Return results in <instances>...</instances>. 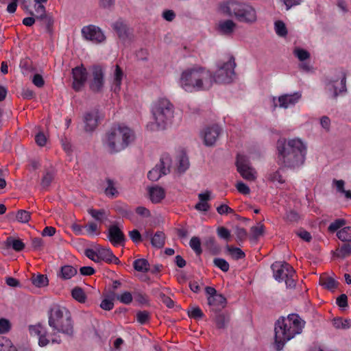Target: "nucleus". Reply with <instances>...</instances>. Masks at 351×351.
<instances>
[{"label":"nucleus","mask_w":351,"mask_h":351,"mask_svg":"<svg viewBox=\"0 0 351 351\" xmlns=\"http://www.w3.org/2000/svg\"><path fill=\"white\" fill-rule=\"evenodd\" d=\"M49 325L53 330L49 334L45 327L40 324L29 326V332L31 336L38 338V345L40 347L47 346L50 342L60 343L61 339L59 333L71 336L73 333V325L69 311L64 307L54 306L50 311L49 316Z\"/></svg>","instance_id":"f257e3e1"},{"label":"nucleus","mask_w":351,"mask_h":351,"mask_svg":"<svg viewBox=\"0 0 351 351\" xmlns=\"http://www.w3.org/2000/svg\"><path fill=\"white\" fill-rule=\"evenodd\" d=\"M178 84L188 93L207 90L213 84V73L206 67L195 65L182 72Z\"/></svg>","instance_id":"f03ea898"},{"label":"nucleus","mask_w":351,"mask_h":351,"mask_svg":"<svg viewBox=\"0 0 351 351\" xmlns=\"http://www.w3.org/2000/svg\"><path fill=\"white\" fill-rule=\"evenodd\" d=\"M278 163L285 167L295 169L304 162L306 147L299 138L291 139L287 143L285 140L277 142Z\"/></svg>","instance_id":"7ed1b4c3"},{"label":"nucleus","mask_w":351,"mask_h":351,"mask_svg":"<svg viewBox=\"0 0 351 351\" xmlns=\"http://www.w3.org/2000/svg\"><path fill=\"white\" fill-rule=\"evenodd\" d=\"M304 326V322L296 314L278 319L274 328L276 350H281L288 341L300 334Z\"/></svg>","instance_id":"20e7f679"},{"label":"nucleus","mask_w":351,"mask_h":351,"mask_svg":"<svg viewBox=\"0 0 351 351\" xmlns=\"http://www.w3.org/2000/svg\"><path fill=\"white\" fill-rule=\"evenodd\" d=\"M220 10L223 14L234 17L240 23L252 25L258 19L256 9L249 3L229 0L221 4Z\"/></svg>","instance_id":"39448f33"},{"label":"nucleus","mask_w":351,"mask_h":351,"mask_svg":"<svg viewBox=\"0 0 351 351\" xmlns=\"http://www.w3.org/2000/svg\"><path fill=\"white\" fill-rule=\"evenodd\" d=\"M134 140V133L130 128L119 126L106 134L104 143L110 153H117L125 149Z\"/></svg>","instance_id":"423d86ee"},{"label":"nucleus","mask_w":351,"mask_h":351,"mask_svg":"<svg viewBox=\"0 0 351 351\" xmlns=\"http://www.w3.org/2000/svg\"><path fill=\"white\" fill-rule=\"evenodd\" d=\"M173 112V106L167 99H160L154 104L152 114L158 129L164 130L171 123Z\"/></svg>","instance_id":"0eeeda50"},{"label":"nucleus","mask_w":351,"mask_h":351,"mask_svg":"<svg viewBox=\"0 0 351 351\" xmlns=\"http://www.w3.org/2000/svg\"><path fill=\"white\" fill-rule=\"evenodd\" d=\"M271 268L274 278L278 282H285V285H295V271L291 265L286 262L276 261L271 265Z\"/></svg>","instance_id":"6e6552de"},{"label":"nucleus","mask_w":351,"mask_h":351,"mask_svg":"<svg viewBox=\"0 0 351 351\" xmlns=\"http://www.w3.org/2000/svg\"><path fill=\"white\" fill-rule=\"evenodd\" d=\"M218 69L213 74V83H230L235 75L234 68L236 63L234 58L231 56L226 62H219Z\"/></svg>","instance_id":"1a4fd4ad"},{"label":"nucleus","mask_w":351,"mask_h":351,"mask_svg":"<svg viewBox=\"0 0 351 351\" xmlns=\"http://www.w3.org/2000/svg\"><path fill=\"white\" fill-rule=\"evenodd\" d=\"M208 304L211 311L218 313L227 305L226 298L221 293H217L213 287H206Z\"/></svg>","instance_id":"9d476101"},{"label":"nucleus","mask_w":351,"mask_h":351,"mask_svg":"<svg viewBox=\"0 0 351 351\" xmlns=\"http://www.w3.org/2000/svg\"><path fill=\"white\" fill-rule=\"evenodd\" d=\"M236 166L238 172L243 179L248 181H253L256 178V171L251 166L247 156L238 154L237 156Z\"/></svg>","instance_id":"9b49d317"},{"label":"nucleus","mask_w":351,"mask_h":351,"mask_svg":"<svg viewBox=\"0 0 351 351\" xmlns=\"http://www.w3.org/2000/svg\"><path fill=\"white\" fill-rule=\"evenodd\" d=\"M104 73L99 65L92 67V79L89 81V88L95 93H101L104 86Z\"/></svg>","instance_id":"f8f14e48"},{"label":"nucleus","mask_w":351,"mask_h":351,"mask_svg":"<svg viewBox=\"0 0 351 351\" xmlns=\"http://www.w3.org/2000/svg\"><path fill=\"white\" fill-rule=\"evenodd\" d=\"M170 159L167 156L160 158L157 164L147 173V178L151 181H157L162 176L167 175L170 171Z\"/></svg>","instance_id":"ddd939ff"},{"label":"nucleus","mask_w":351,"mask_h":351,"mask_svg":"<svg viewBox=\"0 0 351 351\" xmlns=\"http://www.w3.org/2000/svg\"><path fill=\"white\" fill-rule=\"evenodd\" d=\"M72 87L76 92H79L84 87L87 80L88 73L86 69L82 64L75 66L72 69Z\"/></svg>","instance_id":"4468645a"},{"label":"nucleus","mask_w":351,"mask_h":351,"mask_svg":"<svg viewBox=\"0 0 351 351\" xmlns=\"http://www.w3.org/2000/svg\"><path fill=\"white\" fill-rule=\"evenodd\" d=\"M99 119L100 116L97 109L86 112L83 116L84 130L88 132L94 131L98 126Z\"/></svg>","instance_id":"2eb2a0df"},{"label":"nucleus","mask_w":351,"mask_h":351,"mask_svg":"<svg viewBox=\"0 0 351 351\" xmlns=\"http://www.w3.org/2000/svg\"><path fill=\"white\" fill-rule=\"evenodd\" d=\"M301 98L300 93H294L293 94H285L278 98V104L276 103V97H273V103L274 108L278 106L282 108H288L295 106Z\"/></svg>","instance_id":"dca6fc26"},{"label":"nucleus","mask_w":351,"mask_h":351,"mask_svg":"<svg viewBox=\"0 0 351 351\" xmlns=\"http://www.w3.org/2000/svg\"><path fill=\"white\" fill-rule=\"evenodd\" d=\"M82 36L88 40H91L96 43L103 42L106 37L101 29L95 25H89L84 26L82 29Z\"/></svg>","instance_id":"f3484780"},{"label":"nucleus","mask_w":351,"mask_h":351,"mask_svg":"<svg viewBox=\"0 0 351 351\" xmlns=\"http://www.w3.org/2000/svg\"><path fill=\"white\" fill-rule=\"evenodd\" d=\"M107 237L114 246L123 245L126 240L123 232L117 224L109 226Z\"/></svg>","instance_id":"a211bd4d"},{"label":"nucleus","mask_w":351,"mask_h":351,"mask_svg":"<svg viewBox=\"0 0 351 351\" xmlns=\"http://www.w3.org/2000/svg\"><path fill=\"white\" fill-rule=\"evenodd\" d=\"M346 75L345 73H342L341 82L331 81L326 85V90L328 92L330 97L332 99H336L337 96L343 92L346 91Z\"/></svg>","instance_id":"6ab92c4d"},{"label":"nucleus","mask_w":351,"mask_h":351,"mask_svg":"<svg viewBox=\"0 0 351 351\" xmlns=\"http://www.w3.org/2000/svg\"><path fill=\"white\" fill-rule=\"evenodd\" d=\"M221 133V128L218 125L214 124L205 128L202 133L204 144L206 146L213 145Z\"/></svg>","instance_id":"aec40b11"},{"label":"nucleus","mask_w":351,"mask_h":351,"mask_svg":"<svg viewBox=\"0 0 351 351\" xmlns=\"http://www.w3.org/2000/svg\"><path fill=\"white\" fill-rule=\"evenodd\" d=\"M97 254L99 256V263L101 261L107 263L119 264V258L113 254L112 251L110 247H101L97 248Z\"/></svg>","instance_id":"412c9836"},{"label":"nucleus","mask_w":351,"mask_h":351,"mask_svg":"<svg viewBox=\"0 0 351 351\" xmlns=\"http://www.w3.org/2000/svg\"><path fill=\"white\" fill-rule=\"evenodd\" d=\"M236 27L237 24L233 21L228 19L219 23L217 30L221 35L230 36L234 32Z\"/></svg>","instance_id":"4be33fe9"},{"label":"nucleus","mask_w":351,"mask_h":351,"mask_svg":"<svg viewBox=\"0 0 351 351\" xmlns=\"http://www.w3.org/2000/svg\"><path fill=\"white\" fill-rule=\"evenodd\" d=\"M57 275L58 278L64 280H69L72 277L77 278V270L72 265H66L60 267Z\"/></svg>","instance_id":"5701e85b"},{"label":"nucleus","mask_w":351,"mask_h":351,"mask_svg":"<svg viewBox=\"0 0 351 351\" xmlns=\"http://www.w3.org/2000/svg\"><path fill=\"white\" fill-rule=\"evenodd\" d=\"M123 72L119 65H116L113 74L112 90L114 93H119L121 90Z\"/></svg>","instance_id":"b1692460"},{"label":"nucleus","mask_w":351,"mask_h":351,"mask_svg":"<svg viewBox=\"0 0 351 351\" xmlns=\"http://www.w3.org/2000/svg\"><path fill=\"white\" fill-rule=\"evenodd\" d=\"M162 267V266L161 265H154L153 266L149 265V269L147 271L146 274L142 276L143 280L147 282L148 283L155 282L154 278H158L159 273L161 271Z\"/></svg>","instance_id":"393cba45"},{"label":"nucleus","mask_w":351,"mask_h":351,"mask_svg":"<svg viewBox=\"0 0 351 351\" xmlns=\"http://www.w3.org/2000/svg\"><path fill=\"white\" fill-rule=\"evenodd\" d=\"M5 245L7 249L12 248L16 252H21L25 248V243L20 239H16L9 237L5 241Z\"/></svg>","instance_id":"a878e982"},{"label":"nucleus","mask_w":351,"mask_h":351,"mask_svg":"<svg viewBox=\"0 0 351 351\" xmlns=\"http://www.w3.org/2000/svg\"><path fill=\"white\" fill-rule=\"evenodd\" d=\"M149 193L150 199L153 203H159L165 197V190L160 186L150 188Z\"/></svg>","instance_id":"bb28decb"},{"label":"nucleus","mask_w":351,"mask_h":351,"mask_svg":"<svg viewBox=\"0 0 351 351\" xmlns=\"http://www.w3.org/2000/svg\"><path fill=\"white\" fill-rule=\"evenodd\" d=\"M114 30L117 32L119 38L125 40L128 36V28L121 21H117L112 24Z\"/></svg>","instance_id":"cd10ccee"},{"label":"nucleus","mask_w":351,"mask_h":351,"mask_svg":"<svg viewBox=\"0 0 351 351\" xmlns=\"http://www.w3.org/2000/svg\"><path fill=\"white\" fill-rule=\"evenodd\" d=\"M106 182L107 184L106 187L105 188L104 193L106 195L110 198H114L118 196L119 192L117 189V182L109 178L106 179Z\"/></svg>","instance_id":"c85d7f7f"},{"label":"nucleus","mask_w":351,"mask_h":351,"mask_svg":"<svg viewBox=\"0 0 351 351\" xmlns=\"http://www.w3.org/2000/svg\"><path fill=\"white\" fill-rule=\"evenodd\" d=\"M165 234L162 231H157L152 237L151 243L153 247L156 248H162L165 244Z\"/></svg>","instance_id":"c756f323"},{"label":"nucleus","mask_w":351,"mask_h":351,"mask_svg":"<svg viewBox=\"0 0 351 351\" xmlns=\"http://www.w3.org/2000/svg\"><path fill=\"white\" fill-rule=\"evenodd\" d=\"M71 296L77 302L80 303H85L87 299L86 293L80 287H75L71 290Z\"/></svg>","instance_id":"7c9ffc66"},{"label":"nucleus","mask_w":351,"mask_h":351,"mask_svg":"<svg viewBox=\"0 0 351 351\" xmlns=\"http://www.w3.org/2000/svg\"><path fill=\"white\" fill-rule=\"evenodd\" d=\"M133 267L136 271L142 272L146 274L149 269V263L145 258H138L134 261Z\"/></svg>","instance_id":"2f4dec72"},{"label":"nucleus","mask_w":351,"mask_h":351,"mask_svg":"<svg viewBox=\"0 0 351 351\" xmlns=\"http://www.w3.org/2000/svg\"><path fill=\"white\" fill-rule=\"evenodd\" d=\"M88 213L94 218L96 221L101 223L104 222L107 219L108 214L104 209H94L91 208L88 210Z\"/></svg>","instance_id":"473e14b6"},{"label":"nucleus","mask_w":351,"mask_h":351,"mask_svg":"<svg viewBox=\"0 0 351 351\" xmlns=\"http://www.w3.org/2000/svg\"><path fill=\"white\" fill-rule=\"evenodd\" d=\"M339 257L345 258L351 255V239L343 243L337 250Z\"/></svg>","instance_id":"72a5a7b5"},{"label":"nucleus","mask_w":351,"mask_h":351,"mask_svg":"<svg viewBox=\"0 0 351 351\" xmlns=\"http://www.w3.org/2000/svg\"><path fill=\"white\" fill-rule=\"evenodd\" d=\"M116 298V294L113 292L105 298L100 304V307L105 311H110L114 307L113 300Z\"/></svg>","instance_id":"f704fd0d"},{"label":"nucleus","mask_w":351,"mask_h":351,"mask_svg":"<svg viewBox=\"0 0 351 351\" xmlns=\"http://www.w3.org/2000/svg\"><path fill=\"white\" fill-rule=\"evenodd\" d=\"M33 285H48L49 280L47 276L41 274H33L31 278Z\"/></svg>","instance_id":"c9c22d12"},{"label":"nucleus","mask_w":351,"mask_h":351,"mask_svg":"<svg viewBox=\"0 0 351 351\" xmlns=\"http://www.w3.org/2000/svg\"><path fill=\"white\" fill-rule=\"evenodd\" d=\"M274 29L276 34L280 37H285L288 34L287 29L285 23L280 20L275 21Z\"/></svg>","instance_id":"e433bc0d"},{"label":"nucleus","mask_w":351,"mask_h":351,"mask_svg":"<svg viewBox=\"0 0 351 351\" xmlns=\"http://www.w3.org/2000/svg\"><path fill=\"white\" fill-rule=\"evenodd\" d=\"M334 327L337 329H347L351 326L350 319H343L341 317L335 318L332 321Z\"/></svg>","instance_id":"4c0bfd02"},{"label":"nucleus","mask_w":351,"mask_h":351,"mask_svg":"<svg viewBox=\"0 0 351 351\" xmlns=\"http://www.w3.org/2000/svg\"><path fill=\"white\" fill-rule=\"evenodd\" d=\"M54 178V173L53 171H46L40 182V184L43 189H45L49 186L51 183L52 182Z\"/></svg>","instance_id":"58836bf2"},{"label":"nucleus","mask_w":351,"mask_h":351,"mask_svg":"<svg viewBox=\"0 0 351 351\" xmlns=\"http://www.w3.org/2000/svg\"><path fill=\"white\" fill-rule=\"evenodd\" d=\"M0 351H17L16 348L12 345L10 340L1 337H0Z\"/></svg>","instance_id":"ea45409f"},{"label":"nucleus","mask_w":351,"mask_h":351,"mask_svg":"<svg viewBox=\"0 0 351 351\" xmlns=\"http://www.w3.org/2000/svg\"><path fill=\"white\" fill-rule=\"evenodd\" d=\"M84 229L86 231V234L88 236L93 237L95 235H98L99 232H97L98 226L96 223L93 221H89L84 226Z\"/></svg>","instance_id":"a19ab883"},{"label":"nucleus","mask_w":351,"mask_h":351,"mask_svg":"<svg viewBox=\"0 0 351 351\" xmlns=\"http://www.w3.org/2000/svg\"><path fill=\"white\" fill-rule=\"evenodd\" d=\"M350 231L351 227H344L337 232V236L339 239L345 243L347 241L351 239V234L350 233Z\"/></svg>","instance_id":"79ce46f5"},{"label":"nucleus","mask_w":351,"mask_h":351,"mask_svg":"<svg viewBox=\"0 0 351 351\" xmlns=\"http://www.w3.org/2000/svg\"><path fill=\"white\" fill-rule=\"evenodd\" d=\"M31 219V213L25 210H19L16 214L17 221L23 223L29 222Z\"/></svg>","instance_id":"37998d69"},{"label":"nucleus","mask_w":351,"mask_h":351,"mask_svg":"<svg viewBox=\"0 0 351 351\" xmlns=\"http://www.w3.org/2000/svg\"><path fill=\"white\" fill-rule=\"evenodd\" d=\"M319 285H339V282L333 277L324 274L319 277Z\"/></svg>","instance_id":"c03bdc74"},{"label":"nucleus","mask_w":351,"mask_h":351,"mask_svg":"<svg viewBox=\"0 0 351 351\" xmlns=\"http://www.w3.org/2000/svg\"><path fill=\"white\" fill-rule=\"evenodd\" d=\"M189 245L197 255L202 254V250L201 248V241L198 237H193L190 240Z\"/></svg>","instance_id":"a18cd8bd"},{"label":"nucleus","mask_w":351,"mask_h":351,"mask_svg":"<svg viewBox=\"0 0 351 351\" xmlns=\"http://www.w3.org/2000/svg\"><path fill=\"white\" fill-rule=\"evenodd\" d=\"M232 257L235 260H239L245 258V253L239 247H227Z\"/></svg>","instance_id":"49530a36"},{"label":"nucleus","mask_w":351,"mask_h":351,"mask_svg":"<svg viewBox=\"0 0 351 351\" xmlns=\"http://www.w3.org/2000/svg\"><path fill=\"white\" fill-rule=\"evenodd\" d=\"M120 302L124 304H129L132 301V295L129 291H124L123 293L116 295V298Z\"/></svg>","instance_id":"de8ad7c7"},{"label":"nucleus","mask_w":351,"mask_h":351,"mask_svg":"<svg viewBox=\"0 0 351 351\" xmlns=\"http://www.w3.org/2000/svg\"><path fill=\"white\" fill-rule=\"evenodd\" d=\"M229 321V316L225 314H219L215 318V322L219 328H223Z\"/></svg>","instance_id":"09e8293b"},{"label":"nucleus","mask_w":351,"mask_h":351,"mask_svg":"<svg viewBox=\"0 0 351 351\" xmlns=\"http://www.w3.org/2000/svg\"><path fill=\"white\" fill-rule=\"evenodd\" d=\"M346 224V220L343 219H337L335 220L333 222H332L328 228V230L330 232H335L338 229L341 228Z\"/></svg>","instance_id":"8fccbe9b"},{"label":"nucleus","mask_w":351,"mask_h":351,"mask_svg":"<svg viewBox=\"0 0 351 351\" xmlns=\"http://www.w3.org/2000/svg\"><path fill=\"white\" fill-rule=\"evenodd\" d=\"M293 54L300 61H304L310 58L309 52L301 48H295L293 51Z\"/></svg>","instance_id":"3c124183"},{"label":"nucleus","mask_w":351,"mask_h":351,"mask_svg":"<svg viewBox=\"0 0 351 351\" xmlns=\"http://www.w3.org/2000/svg\"><path fill=\"white\" fill-rule=\"evenodd\" d=\"M189 316L191 318L194 319H200L204 316V313L201 308L198 306H192L188 311Z\"/></svg>","instance_id":"603ef678"},{"label":"nucleus","mask_w":351,"mask_h":351,"mask_svg":"<svg viewBox=\"0 0 351 351\" xmlns=\"http://www.w3.org/2000/svg\"><path fill=\"white\" fill-rule=\"evenodd\" d=\"M189 167L188 158L185 155H182L179 159L178 171L180 173L184 172Z\"/></svg>","instance_id":"864d4df0"},{"label":"nucleus","mask_w":351,"mask_h":351,"mask_svg":"<svg viewBox=\"0 0 351 351\" xmlns=\"http://www.w3.org/2000/svg\"><path fill=\"white\" fill-rule=\"evenodd\" d=\"M264 225L260 224L259 226H252L250 229L251 234L254 239H258L261 235H263L264 232Z\"/></svg>","instance_id":"5fc2aeb1"},{"label":"nucleus","mask_w":351,"mask_h":351,"mask_svg":"<svg viewBox=\"0 0 351 351\" xmlns=\"http://www.w3.org/2000/svg\"><path fill=\"white\" fill-rule=\"evenodd\" d=\"M214 263L216 267L221 269L223 271H227L229 269L228 263L220 258H216L214 259Z\"/></svg>","instance_id":"6e6d98bb"},{"label":"nucleus","mask_w":351,"mask_h":351,"mask_svg":"<svg viewBox=\"0 0 351 351\" xmlns=\"http://www.w3.org/2000/svg\"><path fill=\"white\" fill-rule=\"evenodd\" d=\"M129 237L134 243H139L143 241V237L140 232L136 229L130 231Z\"/></svg>","instance_id":"4d7b16f0"},{"label":"nucleus","mask_w":351,"mask_h":351,"mask_svg":"<svg viewBox=\"0 0 351 351\" xmlns=\"http://www.w3.org/2000/svg\"><path fill=\"white\" fill-rule=\"evenodd\" d=\"M11 328V324L10 321L5 318L0 319V334H4L8 332Z\"/></svg>","instance_id":"13d9d810"},{"label":"nucleus","mask_w":351,"mask_h":351,"mask_svg":"<svg viewBox=\"0 0 351 351\" xmlns=\"http://www.w3.org/2000/svg\"><path fill=\"white\" fill-rule=\"evenodd\" d=\"M158 298L164 304L166 305L167 307L171 308L174 306L173 300L171 298L165 295L164 293H160Z\"/></svg>","instance_id":"bf43d9fd"},{"label":"nucleus","mask_w":351,"mask_h":351,"mask_svg":"<svg viewBox=\"0 0 351 351\" xmlns=\"http://www.w3.org/2000/svg\"><path fill=\"white\" fill-rule=\"evenodd\" d=\"M269 179L272 182H278V183L282 184L285 182V180L280 173V170H277L274 172L271 173L269 175Z\"/></svg>","instance_id":"052dcab7"},{"label":"nucleus","mask_w":351,"mask_h":351,"mask_svg":"<svg viewBox=\"0 0 351 351\" xmlns=\"http://www.w3.org/2000/svg\"><path fill=\"white\" fill-rule=\"evenodd\" d=\"M217 235L221 239L228 241L230 238V232L228 228L221 226L217 228Z\"/></svg>","instance_id":"680f3d73"},{"label":"nucleus","mask_w":351,"mask_h":351,"mask_svg":"<svg viewBox=\"0 0 351 351\" xmlns=\"http://www.w3.org/2000/svg\"><path fill=\"white\" fill-rule=\"evenodd\" d=\"M217 212L221 215L234 213V210L232 208L224 204L217 207Z\"/></svg>","instance_id":"e2e57ef3"},{"label":"nucleus","mask_w":351,"mask_h":351,"mask_svg":"<svg viewBox=\"0 0 351 351\" xmlns=\"http://www.w3.org/2000/svg\"><path fill=\"white\" fill-rule=\"evenodd\" d=\"M38 5H35V12L36 13V19H41L44 16L47 15L45 7L43 5V3H37Z\"/></svg>","instance_id":"0e129e2a"},{"label":"nucleus","mask_w":351,"mask_h":351,"mask_svg":"<svg viewBox=\"0 0 351 351\" xmlns=\"http://www.w3.org/2000/svg\"><path fill=\"white\" fill-rule=\"evenodd\" d=\"M85 255L90 260L95 263H99V256L97 254V249L96 250L93 249H86L84 252Z\"/></svg>","instance_id":"69168bd1"},{"label":"nucleus","mask_w":351,"mask_h":351,"mask_svg":"<svg viewBox=\"0 0 351 351\" xmlns=\"http://www.w3.org/2000/svg\"><path fill=\"white\" fill-rule=\"evenodd\" d=\"M235 234L238 241H243L247 238V232L245 228L237 227L235 230Z\"/></svg>","instance_id":"338daca9"},{"label":"nucleus","mask_w":351,"mask_h":351,"mask_svg":"<svg viewBox=\"0 0 351 351\" xmlns=\"http://www.w3.org/2000/svg\"><path fill=\"white\" fill-rule=\"evenodd\" d=\"M149 319V315L147 311H139L136 313V319L141 324L146 323Z\"/></svg>","instance_id":"774afa93"}]
</instances>
